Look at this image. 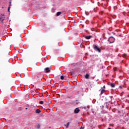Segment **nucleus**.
<instances>
[{
    "label": "nucleus",
    "mask_w": 129,
    "mask_h": 129,
    "mask_svg": "<svg viewBox=\"0 0 129 129\" xmlns=\"http://www.w3.org/2000/svg\"><path fill=\"white\" fill-rule=\"evenodd\" d=\"M10 9H11V7H8V12H10Z\"/></svg>",
    "instance_id": "6ab92c4d"
},
{
    "label": "nucleus",
    "mask_w": 129,
    "mask_h": 129,
    "mask_svg": "<svg viewBox=\"0 0 129 129\" xmlns=\"http://www.w3.org/2000/svg\"><path fill=\"white\" fill-rule=\"evenodd\" d=\"M35 112L36 113H40V112H41V110L40 109H37L35 110Z\"/></svg>",
    "instance_id": "0eeeda50"
},
{
    "label": "nucleus",
    "mask_w": 129,
    "mask_h": 129,
    "mask_svg": "<svg viewBox=\"0 0 129 129\" xmlns=\"http://www.w3.org/2000/svg\"><path fill=\"white\" fill-rule=\"evenodd\" d=\"M50 29H51V28H48V30H50Z\"/></svg>",
    "instance_id": "5701e85b"
},
{
    "label": "nucleus",
    "mask_w": 129,
    "mask_h": 129,
    "mask_svg": "<svg viewBox=\"0 0 129 129\" xmlns=\"http://www.w3.org/2000/svg\"><path fill=\"white\" fill-rule=\"evenodd\" d=\"M93 48L94 49V50H95V51H97L98 52H99V53H100V52H101V49H100V48L98 47V46L96 45H93Z\"/></svg>",
    "instance_id": "f257e3e1"
},
{
    "label": "nucleus",
    "mask_w": 129,
    "mask_h": 129,
    "mask_svg": "<svg viewBox=\"0 0 129 129\" xmlns=\"http://www.w3.org/2000/svg\"><path fill=\"white\" fill-rule=\"evenodd\" d=\"M61 14H62V12H58L57 13H56V16L57 17H59V16H60V15H61Z\"/></svg>",
    "instance_id": "9b49d317"
},
{
    "label": "nucleus",
    "mask_w": 129,
    "mask_h": 129,
    "mask_svg": "<svg viewBox=\"0 0 129 129\" xmlns=\"http://www.w3.org/2000/svg\"><path fill=\"white\" fill-rule=\"evenodd\" d=\"M39 104H44V101H40L39 102Z\"/></svg>",
    "instance_id": "4468645a"
},
{
    "label": "nucleus",
    "mask_w": 129,
    "mask_h": 129,
    "mask_svg": "<svg viewBox=\"0 0 129 129\" xmlns=\"http://www.w3.org/2000/svg\"><path fill=\"white\" fill-rule=\"evenodd\" d=\"M5 16L2 15V16H0V21H1L2 23H4V21H5Z\"/></svg>",
    "instance_id": "7ed1b4c3"
},
{
    "label": "nucleus",
    "mask_w": 129,
    "mask_h": 129,
    "mask_svg": "<svg viewBox=\"0 0 129 129\" xmlns=\"http://www.w3.org/2000/svg\"><path fill=\"white\" fill-rule=\"evenodd\" d=\"M105 92V90H104V89L101 90L100 95H102V94H103V93H104Z\"/></svg>",
    "instance_id": "39448f33"
},
{
    "label": "nucleus",
    "mask_w": 129,
    "mask_h": 129,
    "mask_svg": "<svg viewBox=\"0 0 129 129\" xmlns=\"http://www.w3.org/2000/svg\"><path fill=\"white\" fill-rule=\"evenodd\" d=\"M85 79H89V75L88 74H86V75H85Z\"/></svg>",
    "instance_id": "9d476101"
},
{
    "label": "nucleus",
    "mask_w": 129,
    "mask_h": 129,
    "mask_svg": "<svg viewBox=\"0 0 129 129\" xmlns=\"http://www.w3.org/2000/svg\"><path fill=\"white\" fill-rule=\"evenodd\" d=\"M36 127L37 129L40 128V127H41V126L40 125V124H38L36 125Z\"/></svg>",
    "instance_id": "2eb2a0df"
},
{
    "label": "nucleus",
    "mask_w": 129,
    "mask_h": 129,
    "mask_svg": "<svg viewBox=\"0 0 129 129\" xmlns=\"http://www.w3.org/2000/svg\"><path fill=\"white\" fill-rule=\"evenodd\" d=\"M60 79H61V80H63L64 79V76H60Z\"/></svg>",
    "instance_id": "dca6fc26"
},
{
    "label": "nucleus",
    "mask_w": 129,
    "mask_h": 129,
    "mask_svg": "<svg viewBox=\"0 0 129 129\" xmlns=\"http://www.w3.org/2000/svg\"><path fill=\"white\" fill-rule=\"evenodd\" d=\"M69 124H70V122H68L66 124H64L65 126H66V128H68L69 127Z\"/></svg>",
    "instance_id": "1a4fd4ad"
},
{
    "label": "nucleus",
    "mask_w": 129,
    "mask_h": 129,
    "mask_svg": "<svg viewBox=\"0 0 129 129\" xmlns=\"http://www.w3.org/2000/svg\"><path fill=\"white\" fill-rule=\"evenodd\" d=\"M35 79H36L37 80H38V78H40V77L37 76V75H35Z\"/></svg>",
    "instance_id": "ddd939ff"
},
{
    "label": "nucleus",
    "mask_w": 129,
    "mask_h": 129,
    "mask_svg": "<svg viewBox=\"0 0 129 129\" xmlns=\"http://www.w3.org/2000/svg\"><path fill=\"white\" fill-rule=\"evenodd\" d=\"M108 41L110 44H112V43H114V41H115V39L113 38V37H110L108 39Z\"/></svg>",
    "instance_id": "f03ea898"
},
{
    "label": "nucleus",
    "mask_w": 129,
    "mask_h": 129,
    "mask_svg": "<svg viewBox=\"0 0 129 129\" xmlns=\"http://www.w3.org/2000/svg\"><path fill=\"white\" fill-rule=\"evenodd\" d=\"M79 111H80V109H79V108H76L74 110V112L75 113H78Z\"/></svg>",
    "instance_id": "20e7f679"
},
{
    "label": "nucleus",
    "mask_w": 129,
    "mask_h": 129,
    "mask_svg": "<svg viewBox=\"0 0 129 129\" xmlns=\"http://www.w3.org/2000/svg\"><path fill=\"white\" fill-rule=\"evenodd\" d=\"M119 87L121 89L122 88H123V87H124L123 86H120Z\"/></svg>",
    "instance_id": "a211bd4d"
},
{
    "label": "nucleus",
    "mask_w": 129,
    "mask_h": 129,
    "mask_svg": "<svg viewBox=\"0 0 129 129\" xmlns=\"http://www.w3.org/2000/svg\"><path fill=\"white\" fill-rule=\"evenodd\" d=\"M12 6V2H9V7L11 8V6Z\"/></svg>",
    "instance_id": "f3484780"
},
{
    "label": "nucleus",
    "mask_w": 129,
    "mask_h": 129,
    "mask_svg": "<svg viewBox=\"0 0 129 129\" xmlns=\"http://www.w3.org/2000/svg\"><path fill=\"white\" fill-rule=\"evenodd\" d=\"M84 109H86V107H84Z\"/></svg>",
    "instance_id": "4be33fe9"
},
{
    "label": "nucleus",
    "mask_w": 129,
    "mask_h": 129,
    "mask_svg": "<svg viewBox=\"0 0 129 129\" xmlns=\"http://www.w3.org/2000/svg\"><path fill=\"white\" fill-rule=\"evenodd\" d=\"M26 109H28V108H26Z\"/></svg>",
    "instance_id": "b1692460"
},
{
    "label": "nucleus",
    "mask_w": 129,
    "mask_h": 129,
    "mask_svg": "<svg viewBox=\"0 0 129 129\" xmlns=\"http://www.w3.org/2000/svg\"><path fill=\"white\" fill-rule=\"evenodd\" d=\"M44 70L46 71V73H48L50 72V70H49V68H46Z\"/></svg>",
    "instance_id": "6e6552de"
},
{
    "label": "nucleus",
    "mask_w": 129,
    "mask_h": 129,
    "mask_svg": "<svg viewBox=\"0 0 129 129\" xmlns=\"http://www.w3.org/2000/svg\"><path fill=\"white\" fill-rule=\"evenodd\" d=\"M85 39H87V40H89L90 39H91L92 38V36H85Z\"/></svg>",
    "instance_id": "423d86ee"
},
{
    "label": "nucleus",
    "mask_w": 129,
    "mask_h": 129,
    "mask_svg": "<svg viewBox=\"0 0 129 129\" xmlns=\"http://www.w3.org/2000/svg\"><path fill=\"white\" fill-rule=\"evenodd\" d=\"M103 88L105 89V86H104L103 87Z\"/></svg>",
    "instance_id": "412c9836"
},
{
    "label": "nucleus",
    "mask_w": 129,
    "mask_h": 129,
    "mask_svg": "<svg viewBox=\"0 0 129 129\" xmlns=\"http://www.w3.org/2000/svg\"><path fill=\"white\" fill-rule=\"evenodd\" d=\"M111 87H115V84L114 83L111 84Z\"/></svg>",
    "instance_id": "f8f14e48"
},
{
    "label": "nucleus",
    "mask_w": 129,
    "mask_h": 129,
    "mask_svg": "<svg viewBox=\"0 0 129 129\" xmlns=\"http://www.w3.org/2000/svg\"><path fill=\"white\" fill-rule=\"evenodd\" d=\"M123 57H126V54H123Z\"/></svg>",
    "instance_id": "aec40b11"
}]
</instances>
